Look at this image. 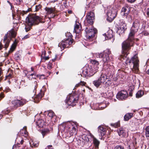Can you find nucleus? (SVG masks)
Wrapping results in <instances>:
<instances>
[{
    "label": "nucleus",
    "instance_id": "4",
    "mask_svg": "<svg viewBox=\"0 0 149 149\" xmlns=\"http://www.w3.org/2000/svg\"><path fill=\"white\" fill-rule=\"evenodd\" d=\"M129 62L133 64L132 67L131 68L132 71L135 73L138 72L139 70V61L137 55L136 54L133 56Z\"/></svg>",
    "mask_w": 149,
    "mask_h": 149
},
{
    "label": "nucleus",
    "instance_id": "49",
    "mask_svg": "<svg viewBox=\"0 0 149 149\" xmlns=\"http://www.w3.org/2000/svg\"><path fill=\"white\" fill-rule=\"evenodd\" d=\"M22 1V0H16V3L17 4H19Z\"/></svg>",
    "mask_w": 149,
    "mask_h": 149
},
{
    "label": "nucleus",
    "instance_id": "31",
    "mask_svg": "<svg viewBox=\"0 0 149 149\" xmlns=\"http://www.w3.org/2000/svg\"><path fill=\"white\" fill-rule=\"evenodd\" d=\"M93 83L94 86L97 87H99L101 84L98 79L97 80L94 81H93Z\"/></svg>",
    "mask_w": 149,
    "mask_h": 149
},
{
    "label": "nucleus",
    "instance_id": "55",
    "mask_svg": "<svg viewBox=\"0 0 149 149\" xmlns=\"http://www.w3.org/2000/svg\"><path fill=\"white\" fill-rule=\"evenodd\" d=\"M46 54V52L44 50L42 52V56H45V54Z\"/></svg>",
    "mask_w": 149,
    "mask_h": 149
},
{
    "label": "nucleus",
    "instance_id": "39",
    "mask_svg": "<svg viewBox=\"0 0 149 149\" xmlns=\"http://www.w3.org/2000/svg\"><path fill=\"white\" fill-rule=\"evenodd\" d=\"M86 84V83L84 81H81L79 83L76 84L75 86L77 87L80 86V85L84 86Z\"/></svg>",
    "mask_w": 149,
    "mask_h": 149
},
{
    "label": "nucleus",
    "instance_id": "48",
    "mask_svg": "<svg viewBox=\"0 0 149 149\" xmlns=\"http://www.w3.org/2000/svg\"><path fill=\"white\" fill-rule=\"evenodd\" d=\"M4 96V94L3 93H0V100L3 98Z\"/></svg>",
    "mask_w": 149,
    "mask_h": 149
},
{
    "label": "nucleus",
    "instance_id": "47",
    "mask_svg": "<svg viewBox=\"0 0 149 149\" xmlns=\"http://www.w3.org/2000/svg\"><path fill=\"white\" fill-rule=\"evenodd\" d=\"M47 68L48 69H51L52 68V64L50 62H49L48 64Z\"/></svg>",
    "mask_w": 149,
    "mask_h": 149
},
{
    "label": "nucleus",
    "instance_id": "52",
    "mask_svg": "<svg viewBox=\"0 0 149 149\" xmlns=\"http://www.w3.org/2000/svg\"><path fill=\"white\" fill-rule=\"evenodd\" d=\"M127 1L130 3H133L136 0H126Z\"/></svg>",
    "mask_w": 149,
    "mask_h": 149
},
{
    "label": "nucleus",
    "instance_id": "12",
    "mask_svg": "<svg viewBox=\"0 0 149 149\" xmlns=\"http://www.w3.org/2000/svg\"><path fill=\"white\" fill-rule=\"evenodd\" d=\"M128 97V93L126 91L123 90L118 92L116 95V98L119 100H124Z\"/></svg>",
    "mask_w": 149,
    "mask_h": 149
},
{
    "label": "nucleus",
    "instance_id": "37",
    "mask_svg": "<svg viewBox=\"0 0 149 149\" xmlns=\"http://www.w3.org/2000/svg\"><path fill=\"white\" fill-rule=\"evenodd\" d=\"M16 47V45L15 43L13 44L11 46L9 51V52L10 53L13 52L15 49Z\"/></svg>",
    "mask_w": 149,
    "mask_h": 149
},
{
    "label": "nucleus",
    "instance_id": "20",
    "mask_svg": "<svg viewBox=\"0 0 149 149\" xmlns=\"http://www.w3.org/2000/svg\"><path fill=\"white\" fill-rule=\"evenodd\" d=\"M98 133L100 134L101 136H104L105 134L106 129L102 126H100L98 127Z\"/></svg>",
    "mask_w": 149,
    "mask_h": 149
},
{
    "label": "nucleus",
    "instance_id": "19",
    "mask_svg": "<svg viewBox=\"0 0 149 149\" xmlns=\"http://www.w3.org/2000/svg\"><path fill=\"white\" fill-rule=\"evenodd\" d=\"M87 1L88 3L87 8H93L95 5L96 3L95 0H87Z\"/></svg>",
    "mask_w": 149,
    "mask_h": 149
},
{
    "label": "nucleus",
    "instance_id": "59",
    "mask_svg": "<svg viewBox=\"0 0 149 149\" xmlns=\"http://www.w3.org/2000/svg\"><path fill=\"white\" fill-rule=\"evenodd\" d=\"M147 14L149 17V8L147 10Z\"/></svg>",
    "mask_w": 149,
    "mask_h": 149
},
{
    "label": "nucleus",
    "instance_id": "11",
    "mask_svg": "<svg viewBox=\"0 0 149 149\" xmlns=\"http://www.w3.org/2000/svg\"><path fill=\"white\" fill-rule=\"evenodd\" d=\"M15 33L13 31H10L6 34L4 37L3 41L5 44V47L6 49L8 46L10 41L7 40L8 36H9L10 37H14L15 36Z\"/></svg>",
    "mask_w": 149,
    "mask_h": 149
},
{
    "label": "nucleus",
    "instance_id": "15",
    "mask_svg": "<svg viewBox=\"0 0 149 149\" xmlns=\"http://www.w3.org/2000/svg\"><path fill=\"white\" fill-rule=\"evenodd\" d=\"M119 135L121 137H125L128 136V133L123 129L120 128L117 130Z\"/></svg>",
    "mask_w": 149,
    "mask_h": 149
},
{
    "label": "nucleus",
    "instance_id": "26",
    "mask_svg": "<svg viewBox=\"0 0 149 149\" xmlns=\"http://www.w3.org/2000/svg\"><path fill=\"white\" fill-rule=\"evenodd\" d=\"M50 133V131L49 129H44L42 130L41 133L43 137L47 135V134H49Z\"/></svg>",
    "mask_w": 149,
    "mask_h": 149
},
{
    "label": "nucleus",
    "instance_id": "43",
    "mask_svg": "<svg viewBox=\"0 0 149 149\" xmlns=\"http://www.w3.org/2000/svg\"><path fill=\"white\" fill-rule=\"evenodd\" d=\"M114 149H124V147L118 145L116 146L114 148Z\"/></svg>",
    "mask_w": 149,
    "mask_h": 149
},
{
    "label": "nucleus",
    "instance_id": "32",
    "mask_svg": "<svg viewBox=\"0 0 149 149\" xmlns=\"http://www.w3.org/2000/svg\"><path fill=\"white\" fill-rule=\"evenodd\" d=\"M48 112L47 116L49 117L50 118H52L54 116L55 114L51 110L49 111Z\"/></svg>",
    "mask_w": 149,
    "mask_h": 149
},
{
    "label": "nucleus",
    "instance_id": "36",
    "mask_svg": "<svg viewBox=\"0 0 149 149\" xmlns=\"http://www.w3.org/2000/svg\"><path fill=\"white\" fill-rule=\"evenodd\" d=\"M93 142L96 147H97L99 144V141L94 137L93 138Z\"/></svg>",
    "mask_w": 149,
    "mask_h": 149
},
{
    "label": "nucleus",
    "instance_id": "50",
    "mask_svg": "<svg viewBox=\"0 0 149 149\" xmlns=\"http://www.w3.org/2000/svg\"><path fill=\"white\" fill-rule=\"evenodd\" d=\"M40 77V75H38V74H36V75H34L33 76V79H36L37 77Z\"/></svg>",
    "mask_w": 149,
    "mask_h": 149
},
{
    "label": "nucleus",
    "instance_id": "38",
    "mask_svg": "<svg viewBox=\"0 0 149 149\" xmlns=\"http://www.w3.org/2000/svg\"><path fill=\"white\" fill-rule=\"evenodd\" d=\"M90 136L88 135H86L84 136V137H83V138L85 141L87 142H88L90 141V139L89 137Z\"/></svg>",
    "mask_w": 149,
    "mask_h": 149
},
{
    "label": "nucleus",
    "instance_id": "53",
    "mask_svg": "<svg viewBox=\"0 0 149 149\" xmlns=\"http://www.w3.org/2000/svg\"><path fill=\"white\" fill-rule=\"evenodd\" d=\"M42 58H44L45 60H48L49 58V57L48 56H42Z\"/></svg>",
    "mask_w": 149,
    "mask_h": 149
},
{
    "label": "nucleus",
    "instance_id": "1",
    "mask_svg": "<svg viewBox=\"0 0 149 149\" xmlns=\"http://www.w3.org/2000/svg\"><path fill=\"white\" fill-rule=\"evenodd\" d=\"M139 21L136 20L133 22L132 26L131 28L128 39L124 41L122 43V52L123 55L126 57L129 54L128 50L130 47L133 43V41L135 33L137 32L139 26Z\"/></svg>",
    "mask_w": 149,
    "mask_h": 149
},
{
    "label": "nucleus",
    "instance_id": "24",
    "mask_svg": "<svg viewBox=\"0 0 149 149\" xmlns=\"http://www.w3.org/2000/svg\"><path fill=\"white\" fill-rule=\"evenodd\" d=\"M36 123L39 127H42L45 125V122L43 120L39 119L36 121Z\"/></svg>",
    "mask_w": 149,
    "mask_h": 149
},
{
    "label": "nucleus",
    "instance_id": "3",
    "mask_svg": "<svg viewBox=\"0 0 149 149\" xmlns=\"http://www.w3.org/2000/svg\"><path fill=\"white\" fill-rule=\"evenodd\" d=\"M26 22L29 26L38 24L40 22H44L42 21V18L35 15H29L26 19Z\"/></svg>",
    "mask_w": 149,
    "mask_h": 149
},
{
    "label": "nucleus",
    "instance_id": "22",
    "mask_svg": "<svg viewBox=\"0 0 149 149\" xmlns=\"http://www.w3.org/2000/svg\"><path fill=\"white\" fill-rule=\"evenodd\" d=\"M130 10L127 7H124L121 10V13L125 16H126L129 13Z\"/></svg>",
    "mask_w": 149,
    "mask_h": 149
},
{
    "label": "nucleus",
    "instance_id": "7",
    "mask_svg": "<svg viewBox=\"0 0 149 149\" xmlns=\"http://www.w3.org/2000/svg\"><path fill=\"white\" fill-rule=\"evenodd\" d=\"M78 100V97L77 95H70L67 97L66 102L68 106H74L76 105Z\"/></svg>",
    "mask_w": 149,
    "mask_h": 149
},
{
    "label": "nucleus",
    "instance_id": "33",
    "mask_svg": "<svg viewBox=\"0 0 149 149\" xmlns=\"http://www.w3.org/2000/svg\"><path fill=\"white\" fill-rule=\"evenodd\" d=\"M30 143L32 147H37L39 145V143L37 142H33V141L30 142Z\"/></svg>",
    "mask_w": 149,
    "mask_h": 149
},
{
    "label": "nucleus",
    "instance_id": "28",
    "mask_svg": "<svg viewBox=\"0 0 149 149\" xmlns=\"http://www.w3.org/2000/svg\"><path fill=\"white\" fill-rule=\"evenodd\" d=\"M91 63L94 65V68H95L96 67H98L99 65V62L98 61L95 60H90Z\"/></svg>",
    "mask_w": 149,
    "mask_h": 149
},
{
    "label": "nucleus",
    "instance_id": "29",
    "mask_svg": "<svg viewBox=\"0 0 149 149\" xmlns=\"http://www.w3.org/2000/svg\"><path fill=\"white\" fill-rule=\"evenodd\" d=\"M133 114L132 113H128L125 114L124 116V119L125 121H127L132 117Z\"/></svg>",
    "mask_w": 149,
    "mask_h": 149
},
{
    "label": "nucleus",
    "instance_id": "23",
    "mask_svg": "<svg viewBox=\"0 0 149 149\" xmlns=\"http://www.w3.org/2000/svg\"><path fill=\"white\" fill-rule=\"evenodd\" d=\"M98 79L101 83H104L107 79V76L105 74H102Z\"/></svg>",
    "mask_w": 149,
    "mask_h": 149
},
{
    "label": "nucleus",
    "instance_id": "6",
    "mask_svg": "<svg viewBox=\"0 0 149 149\" xmlns=\"http://www.w3.org/2000/svg\"><path fill=\"white\" fill-rule=\"evenodd\" d=\"M107 9V19L109 22H111L116 17L117 13V10L113 8L110 7L108 8Z\"/></svg>",
    "mask_w": 149,
    "mask_h": 149
},
{
    "label": "nucleus",
    "instance_id": "46",
    "mask_svg": "<svg viewBox=\"0 0 149 149\" xmlns=\"http://www.w3.org/2000/svg\"><path fill=\"white\" fill-rule=\"evenodd\" d=\"M42 94L40 93H39L37 96V98H38V100H40L41 98L42 97Z\"/></svg>",
    "mask_w": 149,
    "mask_h": 149
},
{
    "label": "nucleus",
    "instance_id": "2",
    "mask_svg": "<svg viewBox=\"0 0 149 149\" xmlns=\"http://www.w3.org/2000/svg\"><path fill=\"white\" fill-rule=\"evenodd\" d=\"M75 124L74 123L68 122L65 125L63 124L60 126V127L64 128L63 131L65 132L64 136L66 138H68L75 133Z\"/></svg>",
    "mask_w": 149,
    "mask_h": 149
},
{
    "label": "nucleus",
    "instance_id": "10",
    "mask_svg": "<svg viewBox=\"0 0 149 149\" xmlns=\"http://www.w3.org/2000/svg\"><path fill=\"white\" fill-rule=\"evenodd\" d=\"M26 100L24 99H21L20 100H13L11 103L15 108L22 106L26 103Z\"/></svg>",
    "mask_w": 149,
    "mask_h": 149
},
{
    "label": "nucleus",
    "instance_id": "61",
    "mask_svg": "<svg viewBox=\"0 0 149 149\" xmlns=\"http://www.w3.org/2000/svg\"><path fill=\"white\" fill-rule=\"evenodd\" d=\"M2 73V70L1 68H0V76H1Z\"/></svg>",
    "mask_w": 149,
    "mask_h": 149
},
{
    "label": "nucleus",
    "instance_id": "21",
    "mask_svg": "<svg viewBox=\"0 0 149 149\" xmlns=\"http://www.w3.org/2000/svg\"><path fill=\"white\" fill-rule=\"evenodd\" d=\"M45 10L47 14L54 13L56 11L55 8H54L46 7Z\"/></svg>",
    "mask_w": 149,
    "mask_h": 149
},
{
    "label": "nucleus",
    "instance_id": "16",
    "mask_svg": "<svg viewBox=\"0 0 149 149\" xmlns=\"http://www.w3.org/2000/svg\"><path fill=\"white\" fill-rule=\"evenodd\" d=\"M105 36H106L107 38H105L106 40L112 39V42H113L114 41V38L113 37V32L112 30H109L106 34H105Z\"/></svg>",
    "mask_w": 149,
    "mask_h": 149
},
{
    "label": "nucleus",
    "instance_id": "30",
    "mask_svg": "<svg viewBox=\"0 0 149 149\" xmlns=\"http://www.w3.org/2000/svg\"><path fill=\"white\" fill-rule=\"evenodd\" d=\"M144 94L143 92L141 91L140 90L137 92L136 93V97L137 98H139L141 97Z\"/></svg>",
    "mask_w": 149,
    "mask_h": 149
},
{
    "label": "nucleus",
    "instance_id": "64",
    "mask_svg": "<svg viewBox=\"0 0 149 149\" xmlns=\"http://www.w3.org/2000/svg\"><path fill=\"white\" fill-rule=\"evenodd\" d=\"M146 73L147 74H149V69L147 71Z\"/></svg>",
    "mask_w": 149,
    "mask_h": 149
},
{
    "label": "nucleus",
    "instance_id": "56",
    "mask_svg": "<svg viewBox=\"0 0 149 149\" xmlns=\"http://www.w3.org/2000/svg\"><path fill=\"white\" fill-rule=\"evenodd\" d=\"M143 34L144 35V36H148V34H149V33H148L147 32H146V31H145L143 33Z\"/></svg>",
    "mask_w": 149,
    "mask_h": 149
},
{
    "label": "nucleus",
    "instance_id": "57",
    "mask_svg": "<svg viewBox=\"0 0 149 149\" xmlns=\"http://www.w3.org/2000/svg\"><path fill=\"white\" fill-rule=\"evenodd\" d=\"M24 73L25 74L26 76H27V74L28 73V72L26 70H24L23 71Z\"/></svg>",
    "mask_w": 149,
    "mask_h": 149
},
{
    "label": "nucleus",
    "instance_id": "25",
    "mask_svg": "<svg viewBox=\"0 0 149 149\" xmlns=\"http://www.w3.org/2000/svg\"><path fill=\"white\" fill-rule=\"evenodd\" d=\"M90 106L92 109L94 110L98 109L100 108L98 103H91Z\"/></svg>",
    "mask_w": 149,
    "mask_h": 149
},
{
    "label": "nucleus",
    "instance_id": "8",
    "mask_svg": "<svg viewBox=\"0 0 149 149\" xmlns=\"http://www.w3.org/2000/svg\"><path fill=\"white\" fill-rule=\"evenodd\" d=\"M96 29L93 27L91 28L86 27L85 30V36L87 39H90L94 36V34L97 32Z\"/></svg>",
    "mask_w": 149,
    "mask_h": 149
},
{
    "label": "nucleus",
    "instance_id": "62",
    "mask_svg": "<svg viewBox=\"0 0 149 149\" xmlns=\"http://www.w3.org/2000/svg\"><path fill=\"white\" fill-rule=\"evenodd\" d=\"M31 71L34 72V68H33L31 67Z\"/></svg>",
    "mask_w": 149,
    "mask_h": 149
},
{
    "label": "nucleus",
    "instance_id": "40",
    "mask_svg": "<svg viewBox=\"0 0 149 149\" xmlns=\"http://www.w3.org/2000/svg\"><path fill=\"white\" fill-rule=\"evenodd\" d=\"M36 72H34L33 73H32L28 75V78L30 80H32V79L33 78V77H31L33 76L34 75H36Z\"/></svg>",
    "mask_w": 149,
    "mask_h": 149
},
{
    "label": "nucleus",
    "instance_id": "13",
    "mask_svg": "<svg viewBox=\"0 0 149 149\" xmlns=\"http://www.w3.org/2000/svg\"><path fill=\"white\" fill-rule=\"evenodd\" d=\"M86 21L90 24H92L93 23V20L95 18L94 14L93 12H90L86 15Z\"/></svg>",
    "mask_w": 149,
    "mask_h": 149
},
{
    "label": "nucleus",
    "instance_id": "63",
    "mask_svg": "<svg viewBox=\"0 0 149 149\" xmlns=\"http://www.w3.org/2000/svg\"><path fill=\"white\" fill-rule=\"evenodd\" d=\"M24 140H22L21 141L20 143L21 144H22Z\"/></svg>",
    "mask_w": 149,
    "mask_h": 149
},
{
    "label": "nucleus",
    "instance_id": "35",
    "mask_svg": "<svg viewBox=\"0 0 149 149\" xmlns=\"http://www.w3.org/2000/svg\"><path fill=\"white\" fill-rule=\"evenodd\" d=\"M34 85H33V86L32 88V90L33 91V93L35 92L36 89L37 88V82L36 81H35L34 82Z\"/></svg>",
    "mask_w": 149,
    "mask_h": 149
},
{
    "label": "nucleus",
    "instance_id": "5",
    "mask_svg": "<svg viewBox=\"0 0 149 149\" xmlns=\"http://www.w3.org/2000/svg\"><path fill=\"white\" fill-rule=\"evenodd\" d=\"M111 53L110 50L107 49L104 50L102 53H98L97 57L102 58V61L104 63H107L110 61L109 55Z\"/></svg>",
    "mask_w": 149,
    "mask_h": 149
},
{
    "label": "nucleus",
    "instance_id": "54",
    "mask_svg": "<svg viewBox=\"0 0 149 149\" xmlns=\"http://www.w3.org/2000/svg\"><path fill=\"white\" fill-rule=\"evenodd\" d=\"M2 113H4L5 114H7L8 113V110H6V111L4 110V111H2Z\"/></svg>",
    "mask_w": 149,
    "mask_h": 149
},
{
    "label": "nucleus",
    "instance_id": "17",
    "mask_svg": "<svg viewBox=\"0 0 149 149\" xmlns=\"http://www.w3.org/2000/svg\"><path fill=\"white\" fill-rule=\"evenodd\" d=\"M120 27L118 28V32L121 30L122 33H124L125 31L127 29L126 25L125 23L124 22L121 23L120 24Z\"/></svg>",
    "mask_w": 149,
    "mask_h": 149
},
{
    "label": "nucleus",
    "instance_id": "42",
    "mask_svg": "<svg viewBox=\"0 0 149 149\" xmlns=\"http://www.w3.org/2000/svg\"><path fill=\"white\" fill-rule=\"evenodd\" d=\"M41 7V6L40 5H38L36 6V11H37L40 10Z\"/></svg>",
    "mask_w": 149,
    "mask_h": 149
},
{
    "label": "nucleus",
    "instance_id": "34",
    "mask_svg": "<svg viewBox=\"0 0 149 149\" xmlns=\"http://www.w3.org/2000/svg\"><path fill=\"white\" fill-rule=\"evenodd\" d=\"M145 134L146 137H149V125L146 127Z\"/></svg>",
    "mask_w": 149,
    "mask_h": 149
},
{
    "label": "nucleus",
    "instance_id": "58",
    "mask_svg": "<svg viewBox=\"0 0 149 149\" xmlns=\"http://www.w3.org/2000/svg\"><path fill=\"white\" fill-rule=\"evenodd\" d=\"M29 35H26L23 38L24 39H27V38H29Z\"/></svg>",
    "mask_w": 149,
    "mask_h": 149
},
{
    "label": "nucleus",
    "instance_id": "60",
    "mask_svg": "<svg viewBox=\"0 0 149 149\" xmlns=\"http://www.w3.org/2000/svg\"><path fill=\"white\" fill-rule=\"evenodd\" d=\"M134 141L133 142V144L134 145V146L135 145H136L137 143V142L136 141V139L135 138H134Z\"/></svg>",
    "mask_w": 149,
    "mask_h": 149
},
{
    "label": "nucleus",
    "instance_id": "45",
    "mask_svg": "<svg viewBox=\"0 0 149 149\" xmlns=\"http://www.w3.org/2000/svg\"><path fill=\"white\" fill-rule=\"evenodd\" d=\"M108 96L110 97H112L113 96V92L112 91H111L108 93Z\"/></svg>",
    "mask_w": 149,
    "mask_h": 149
},
{
    "label": "nucleus",
    "instance_id": "51",
    "mask_svg": "<svg viewBox=\"0 0 149 149\" xmlns=\"http://www.w3.org/2000/svg\"><path fill=\"white\" fill-rule=\"evenodd\" d=\"M30 29V26L27 27L26 26L25 27V29L26 32H27L29 31Z\"/></svg>",
    "mask_w": 149,
    "mask_h": 149
},
{
    "label": "nucleus",
    "instance_id": "18",
    "mask_svg": "<svg viewBox=\"0 0 149 149\" xmlns=\"http://www.w3.org/2000/svg\"><path fill=\"white\" fill-rule=\"evenodd\" d=\"M81 28L80 24L77 22H76L74 26V32L76 33H78L80 32Z\"/></svg>",
    "mask_w": 149,
    "mask_h": 149
},
{
    "label": "nucleus",
    "instance_id": "14",
    "mask_svg": "<svg viewBox=\"0 0 149 149\" xmlns=\"http://www.w3.org/2000/svg\"><path fill=\"white\" fill-rule=\"evenodd\" d=\"M99 67H97L94 68L93 69L89 68V69L86 70L85 72V74L87 76H91L95 74L98 70Z\"/></svg>",
    "mask_w": 149,
    "mask_h": 149
},
{
    "label": "nucleus",
    "instance_id": "27",
    "mask_svg": "<svg viewBox=\"0 0 149 149\" xmlns=\"http://www.w3.org/2000/svg\"><path fill=\"white\" fill-rule=\"evenodd\" d=\"M26 127H25L20 131V133L22 136H26L27 135V132L26 130Z\"/></svg>",
    "mask_w": 149,
    "mask_h": 149
},
{
    "label": "nucleus",
    "instance_id": "41",
    "mask_svg": "<svg viewBox=\"0 0 149 149\" xmlns=\"http://www.w3.org/2000/svg\"><path fill=\"white\" fill-rule=\"evenodd\" d=\"M111 125L115 127H117L120 126V124L119 123H117L114 124H111Z\"/></svg>",
    "mask_w": 149,
    "mask_h": 149
},
{
    "label": "nucleus",
    "instance_id": "9",
    "mask_svg": "<svg viewBox=\"0 0 149 149\" xmlns=\"http://www.w3.org/2000/svg\"><path fill=\"white\" fill-rule=\"evenodd\" d=\"M73 43V41L71 39L68 38L66 40H62L58 45V47L61 49V50L65 48H68Z\"/></svg>",
    "mask_w": 149,
    "mask_h": 149
},
{
    "label": "nucleus",
    "instance_id": "44",
    "mask_svg": "<svg viewBox=\"0 0 149 149\" xmlns=\"http://www.w3.org/2000/svg\"><path fill=\"white\" fill-rule=\"evenodd\" d=\"M111 84V81L109 80H108L107 82L105 83V86L106 87L109 86Z\"/></svg>",
    "mask_w": 149,
    "mask_h": 149
}]
</instances>
